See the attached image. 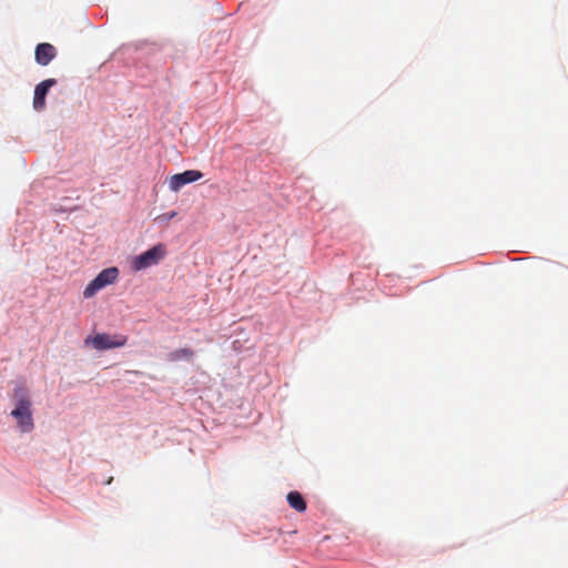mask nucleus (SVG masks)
Instances as JSON below:
<instances>
[{"mask_svg": "<svg viewBox=\"0 0 568 568\" xmlns=\"http://www.w3.org/2000/svg\"><path fill=\"white\" fill-rule=\"evenodd\" d=\"M11 416L18 422V426L22 433H29L33 429V418L31 412V400L26 394L17 399L16 408L11 412Z\"/></svg>", "mask_w": 568, "mask_h": 568, "instance_id": "obj_1", "label": "nucleus"}, {"mask_svg": "<svg viewBox=\"0 0 568 568\" xmlns=\"http://www.w3.org/2000/svg\"><path fill=\"white\" fill-rule=\"evenodd\" d=\"M165 246L163 244H158L133 257L131 266L135 272L142 271L158 264L165 256Z\"/></svg>", "mask_w": 568, "mask_h": 568, "instance_id": "obj_2", "label": "nucleus"}, {"mask_svg": "<svg viewBox=\"0 0 568 568\" xmlns=\"http://www.w3.org/2000/svg\"><path fill=\"white\" fill-rule=\"evenodd\" d=\"M119 276V270L116 267H108L101 271L94 280H92L83 291L85 298L92 297L98 291L105 286L114 283Z\"/></svg>", "mask_w": 568, "mask_h": 568, "instance_id": "obj_3", "label": "nucleus"}, {"mask_svg": "<svg viewBox=\"0 0 568 568\" xmlns=\"http://www.w3.org/2000/svg\"><path fill=\"white\" fill-rule=\"evenodd\" d=\"M126 342L128 337L124 335L119 334L112 336L106 333H99L91 339L93 347L99 351L122 347Z\"/></svg>", "mask_w": 568, "mask_h": 568, "instance_id": "obj_4", "label": "nucleus"}, {"mask_svg": "<svg viewBox=\"0 0 568 568\" xmlns=\"http://www.w3.org/2000/svg\"><path fill=\"white\" fill-rule=\"evenodd\" d=\"M202 176V172L197 170H187L183 173L172 175L169 181V186L172 191L178 192L184 185L195 182Z\"/></svg>", "mask_w": 568, "mask_h": 568, "instance_id": "obj_5", "label": "nucleus"}, {"mask_svg": "<svg viewBox=\"0 0 568 568\" xmlns=\"http://www.w3.org/2000/svg\"><path fill=\"white\" fill-rule=\"evenodd\" d=\"M57 84L55 79H45L34 88V95H33V109L36 111H43L45 108V97L49 92V90Z\"/></svg>", "mask_w": 568, "mask_h": 568, "instance_id": "obj_6", "label": "nucleus"}, {"mask_svg": "<svg viewBox=\"0 0 568 568\" xmlns=\"http://www.w3.org/2000/svg\"><path fill=\"white\" fill-rule=\"evenodd\" d=\"M57 57V49L48 42L39 43L36 47V62L42 67L48 65Z\"/></svg>", "mask_w": 568, "mask_h": 568, "instance_id": "obj_7", "label": "nucleus"}, {"mask_svg": "<svg viewBox=\"0 0 568 568\" xmlns=\"http://www.w3.org/2000/svg\"><path fill=\"white\" fill-rule=\"evenodd\" d=\"M288 505L298 513L306 510V503L298 491H291L287 494Z\"/></svg>", "mask_w": 568, "mask_h": 568, "instance_id": "obj_8", "label": "nucleus"}, {"mask_svg": "<svg viewBox=\"0 0 568 568\" xmlns=\"http://www.w3.org/2000/svg\"><path fill=\"white\" fill-rule=\"evenodd\" d=\"M194 356L191 348H179L168 354V359L171 362H179L182 359L190 361Z\"/></svg>", "mask_w": 568, "mask_h": 568, "instance_id": "obj_9", "label": "nucleus"}, {"mask_svg": "<svg viewBox=\"0 0 568 568\" xmlns=\"http://www.w3.org/2000/svg\"><path fill=\"white\" fill-rule=\"evenodd\" d=\"M176 215V212L172 211L165 215H162L161 217L165 219L166 221L173 219Z\"/></svg>", "mask_w": 568, "mask_h": 568, "instance_id": "obj_10", "label": "nucleus"}]
</instances>
